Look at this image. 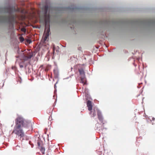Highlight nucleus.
I'll return each instance as SVG.
<instances>
[{
	"label": "nucleus",
	"mask_w": 155,
	"mask_h": 155,
	"mask_svg": "<svg viewBox=\"0 0 155 155\" xmlns=\"http://www.w3.org/2000/svg\"><path fill=\"white\" fill-rule=\"evenodd\" d=\"M32 54H30L28 56V58H31L32 57Z\"/></svg>",
	"instance_id": "obj_16"
},
{
	"label": "nucleus",
	"mask_w": 155,
	"mask_h": 155,
	"mask_svg": "<svg viewBox=\"0 0 155 155\" xmlns=\"http://www.w3.org/2000/svg\"><path fill=\"white\" fill-rule=\"evenodd\" d=\"M96 113H97L98 118L100 121H102L103 120L101 113L97 107H94L93 109L91 111L90 113L92 117H94L96 115Z\"/></svg>",
	"instance_id": "obj_5"
},
{
	"label": "nucleus",
	"mask_w": 155,
	"mask_h": 155,
	"mask_svg": "<svg viewBox=\"0 0 155 155\" xmlns=\"http://www.w3.org/2000/svg\"><path fill=\"white\" fill-rule=\"evenodd\" d=\"M15 126L26 128L29 125L30 122L22 117L18 115L15 120Z\"/></svg>",
	"instance_id": "obj_3"
},
{
	"label": "nucleus",
	"mask_w": 155,
	"mask_h": 155,
	"mask_svg": "<svg viewBox=\"0 0 155 155\" xmlns=\"http://www.w3.org/2000/svg\"><path fill=\"white\" fill-rule=\"evenodd\" d=\"M147 19H146V26H147ZM146 31H147V29H146Z\"/></svg>",
	"instance_id": "obj_18"
},
{
	"label": "nucleus",
	"mask_w": 155,
	"mask_h": 155,
	"mask_svg": "<svg viewBox=\"0 0 155 155\" xmlns=\"http://www.w3.org/2000/svg\"><path fill=\"white\" fill-rule=\"evenodd\" d=\"M87 106L88 110L91 111L92 110V106L91 102L90 101H88L87 103Z\"/></svg>",
	"instance_id": "obj_6"
},
{
	"label": "nucleus",
	"mask_w": 155,
	"mask_h": 155,
	"mask_svg": "<svg viewBox=\"0 0 155 155\" xmlns=\"http://www.w3.org/2000/svg\"><path fill=\"white\" fill-rule=\"evenodd\" d=\"M21 30L23 31L24 33H25L26 32V29L25 28H22L21 29Z\"/></svg>",
	"instance_id": "obj_13"
},
{
	"label": "nucleus",
	"mask_w": 155,
	"mask_h": 155,
	"mask_svg": "<svg viewBox=\"0 0 155 155\" xmlns=\"http://www.w3.org/2000/svg\"><path fill=\"white\" fill-rule=\"evenodd\" d=\"M41 150V152L43 154H44L45 153V148L43 147H41V148H39Z\"/></svg>",
	"instance_id": "obj_11"
},
{
	"label": "nucleus",
	"mask_w": 155,
	"mask_h": 155,
	"mask_svg": "<svg viewBox=\"0 0 155 155\" xmlns=\"http://www.w3.org/2000/svg\"><path fill=\"white\" fill-rule=\"evenodd\" d=\"M150 24L153 31L155 32V20L152 21L150 22Z\"/></svg>",
	"instance_id": "obj_8"
},
{
	"label": "nucleus",
	"mask_w": 155,
	"mask_h": 155,
	"mask_svg": "<svg viewBox=\"0 0 155 155\" xmlns=\"http://www.w3.org/2000/svg\"><path fill=\"white\" fill-rule=\"evenodd\" d=\"M151 118L153 120H154L155 119V118L154 117H149V119L150 120V121H152V120H151Z\"/></svg>",
	"instance_id": "obj_14"
},
{
	"label": "nucleus",
	"mask_w": 155,
	"mask_h": 155,
	"mask_svg": "<svg viewBox=\"0 0 155 155\" xmlns=\"http://www.w3.org/2000/svg\"><path fill=\"white\" fill-rule=\"evenodd\" d=\"M50 8V7L47 5H46L44 6L42 8L45 18V24L46 25L45 31H46V34L44 33L43 36L44 42L48 38L50 32L49 25L50 15L49 12L48 13V12H49Z\"/></svg>",
	"instance_id": "obj_2"
},
{
	"label": "nucleus",
	"mask_w": 155,
	"mask_h": 155,
	"mask_svg": "<svg viewBox=\"0 0 155 155\" xmlns=\"http://www.w3.org/2000/svg\"><path fill=\"white\" fill-rule=\"evenodd\" d=\"M23 128L15 126L12 133L15 134L21 138L25 136V134L22 129Z\"/></svg>",
	"instance_id": "obj_4"
},
{
	"label": "nucleus",
	"mask_w": 155,
	"mask_h": 155,
	"mask_svg": "<svg viewBox=\"0 0 155 155\" xmlns=\"http://www.w3.org/2000/svg\"><path fill=\"white\" fill-rule=\"evenodd\" d=\"M6 12L8 13L7 16H0V22L8 21L10 24H12L13 23L16 22L15 17L16 16L12 14L13 12H20L22 13H25L24 9H21L17 8L15 7L8 6L6 8Z\"/></svg>",
	"instance_id": "obj_1"
},
{
	"label": "nucleus",
	"mask_w": 155,
	"mask_h": 155,
	"mask_svg": "<svg viewBox=\"0 0 155 155\" xmlns=\"http://www.w3.org/2000/svg\"><path fill=\"white\" fill-rule=\"evenodd\" d=\"M54 49H55L54 47H53V52L54 53Z\"/></svg>",
	"instance_id": "obj_17"
},
{
	"label": "nucleus",
	"mask_w": 155,
	"mask_h": 155,
	"mask_svg": "<svg viewBox=\"0 0 155 155\" xmlns=\"http://www.w3.org/2000/svg\"><path fill=\"white\" fill-rule=\"evenodd\" d=\"M19 39L21 42H23L24 40V39L22 37H20Z\"/></svg>",
	"instance_id": "obj_12"
},
{
	"label": "nucleus",
	"mask_w": 155,
	"mask_h": 155,
	"mask_svg": "<svg viewBox=\"0 0 155 155\" xmlns=\"http://www.w3.org/2000/svg\"><path fill=\"white\" fill-rule=\"evenodd\" d=\"M146 119H147V117H148V116H147V115H146Z\"/></svg>",
	"instance_id": "obj_22"
},
{
	"label": "nucleus",
	"mask_w": 155,
	"mask_h": 155,
	"mask_svg": "<svg viewBox=\"0 0 155 155\" xmlns=\"http://www.w3.org/2000/svg\"><path fill=\"white\" fill-rule=\"evenodd\" d=\"M81 82L85 84H86L85 76H81Z\"/></svg>",
	"instance_id": "obj_9"
},
{
	"label": "nucleus",
	"mask_w": 155,
	"mask_h": 155,
	"mask_svg": "<svg viewBox=\"0 0 155 155\" xmlns=\"http://www.w3.org/2000/svg\"><path fill=\"white\" fill-rule=\"evenodd\" d=\"M80 75L81 76H85V73L83 69L81 68L78 69Z\"/></svg>",
	"instance_id": "obj_7"
},
{
	"label": "nucleus",
	"mask_w": 155,
	"mask_h": 155,
	"mask_svg": "<svg viewBox=\"0 0 155 155\" xmlns=\"http://www.w3.org/2000/svg\"><path fill=\"white\" fill-rule=\"evenodd\" d=\"M12 69H13L14 68H15V67H12Z\"/></svg>",
	"instance_id": "obj_21"
},
{
	"label": "nucleus",
	"mask_w": 155,
	"mask_h": 155,
	"mask_svg": "<svg viewBox=\"0 0 155 155\" xmlns=\"http://www.w3.org/2000/svg\"><path fill=\"white\" fill-rule=\"evenodd\" d=\"M26 41L27 43H30L31 42V40L29 39H27Z\"/></svg>",
	"instance_id": "obj_15"
},
{
	"label": "nucleus",
	"mask_w": 155,
	"mask_h": 155,
	"mask_svg": "<svg viewBox=\"0 0 155 155\" xmlns=\"http://www.w3.org/2000/svg\"><path fill=\"white\" fill-rule=\"evenodd\" d=\"M20 67L21 68H22V67H23V65H20Z\"/></svg>",
	"instance_id": "obj_19"
},
{
	"label": "nucleus",
	"mask_w": 155,
	"mask_h": 155,
	"mask_svg": "<svg viewBox=\"0 0 155 155\" xmlns=\"http://www.w3.org/2000/svg\"><path fill=\"white\" fill-rule=\"evenodd\" d=\"M144 99V97H143V99ZM142 103L143 104V101L142 102Z\"/></svg>",
	"instance_id": "obj_20"
},
{
	"label": "nucleus",
	"mask_w": 155,
	"mask_h": 155,
	"mask_svg": "<svg viewBox=\"0 0 155 155\" xmlns=\"http://www.w3.org/2000/svg\"><path fill=\"white\" fill-rule=\"evenodd\" d=\"M38 145V148H41V147H42V142L40 140H38L37 142Z\"/></svg>",
	"instance_id": "obj_10"
}]
</instances>
